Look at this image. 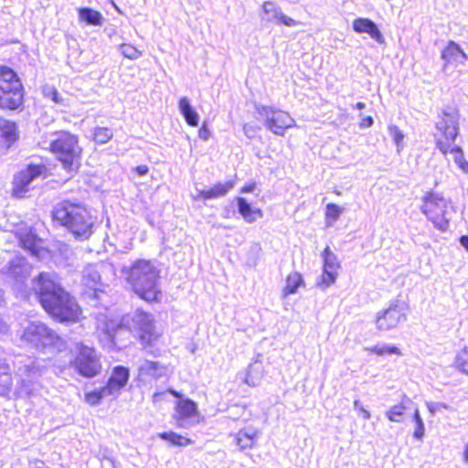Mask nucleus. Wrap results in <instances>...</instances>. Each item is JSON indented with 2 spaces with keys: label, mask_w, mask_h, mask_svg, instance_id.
Listing matches in <instances>:
<instances>
[{
  "label": "nucleus",
  "mask_w": 468,
  "mask_h": 468,
  "mask_svg": "<svg viewBox=\"0 0 468 468\" xmlns=\"http://www.w3.org/2000/svg\"><path fill=\"white\" fill-rule=\"evenodd\" d=\"M374 123V120L371 116H367V117H364L362 118L360 123H359V127L360 128H368L370 126H372Z\"/></svg>",
  "instance_id": "49"
},
{
  "label": "nucleus",
  "mask_w": 468,
  "mask_h": 468,
  "mask_svg": "<svg viewBox=\"0 0 468 468\" xmlns=\"http://www.w3.org/2000/svg\"><path fill=\"white\" fill-rule=\"evenodd\" d=\"M408 306L405 302L395 301L388 308L379 312L376 317V325L378 330L388 331L407 320Z\"/></svg>",
  "instance_id": "13"
},
{
  "label": "nucleus",
  "mask_w": 468,
  "mask_h": 468,
  "mask_svg": "<svg viewBox=\"0 0 468 468\" xmlns=\"http://www.w3.org/2000/svg\"><path fill=\"white\" fill-rule=\"evenodd\" d=\"M32 289L44 310L54 319L60 323L76 322L79 319V304L61 286L54 272H40L32 280Z\"/></svg>",
  "instance_id": "1"
},
{
  "label": "nucleus",
  "mask_w": 468,
  "mask_h": 468,
  "mask_svg": "<svg viewBox=\"0 0 468 468\" xmlns=\"http://www.w3.org/2000/svg\"><path fill=\"white\" fill-rule=\"evenodd\" d=\"M41 239L37 238V236L35 233H32L31 231L28 233H26L25 235H22L20 238V244L22 247L28 250L30 254L37 259H41L43 250L40 247Z\"/></svg>",
  "instance_id": "25"
},
{
  "label": "nucleus",
  "mask_w": 468,
  "mask_h": 468,
  "mask_svg": "<svg viewBox=\"0 0 468 468\" xmlns=\"http://www.w3.org/2000/svg\"><path fill=\"white\" fill-rule=\"evenodd\" d=\"M77 353L71 365L79 375L91 378L101 373V364L93 347L82 343L77 344Z\"/></svg>",
  "instance_id": "11"
},
{
  "label": "nucleus",
  "mask_w": 468,
  "mask_h": 468,
  "mask_svg": "<svg viewBox=\"0 0 468 468\" xmlns=\"http://www.w3.org/2000/svg\"><path fill=\"white\" fill-rule=\"evenodd\" d=\"M421 212L441 231H447L453 212L452 201L435 191L427 192L421 198Z\"/></svg>",
  "instance_id": "9"
},
{
  "label": "nucleus",
  "mask_w": 468,
  "mask_h": 468,
  "mask_svg": "<svg viewBox=\"0 0 468 468\" xmlns=\"http://www.w3.org/2000/svg\"><path fill=\"white\" fill-rule=\"evenodd\" d=\"M157 436L165 441L170 442L174 446H187L193 443V441L186 438L174 431H164L157 434Z\"/></svg>",
  "instance_id": "32"
},
{
  "label": "nucleus",
  "mask_w": 468,
  "mask_h": 468,
  "mask_svg": "<svg viewBox=\"0 0 468 468\" xmlns=\"http://www.w3.org/2000/svg\"><path fill=\"white\" fill-rule=\"evenodd\" d=\"M258 437V431L253 428L240 430L236 435V443L241 451L251 449Z\"/></svg>",
  "instance_id": "27"
},
{
  "label": "nucleus",
  "mask_w": 468,
  "mask_h": 468,
  "mask_svg": "<svg viewBox=\"0 0 468 468\" xmlns=\"http://www.w3.org/2000/svg\"><path fill=\"white\" fill-rule=\"evenodd\" d=\"M256 189V183L255 182H251L246 186H244L241 189H240V193L242 194H247V193H251L253 192L254 190Z\"/></svg>",
  "instance_id": "50"
},
{
  "label": "nucleus",
  "mask_w": 468,
  "mask_h": 468,
  "mask_svg": "<svg viewBox=\"0 0 468 468\" xmlns=\"http://www.w3.org/2000/svg\"><path fill=\"white\" fill-rule=\"evenodd\" d=\"M25 89L17 73L0 65V109L20 111L24 107Z\"/></svg>",
  "instance_id": "8"
},
{
  "label": "nucleus",
  "mask_w": 468,
  "mask_h": 468,
  "mask_svg": "<svg viewBox=\"0 0 468 468\" xmlns=\"http://www.w3.org/2000/svg\"><path fill=\"white\" fill-rule=\"evenodd\" d=\"M79 18L90 26H101L103 23L102 15L90 7L78 8Z\"/></svg>",
  "instance_id": "29"
},
{
  "label": "nucleus",
  "mask_w": 468,
  "mask_h": 468,
  "mask_svg": "<svg viewBox=\"0 0 468 468\" xmlns=\"http://www.w3.org/2000/svg\"><path fill=\"white\" fill-rule=\"evenodd\" d=\"M19 139L17 124L10 120L0 118V147L9 149Z\"/></svg>",
  "instance_id": "20"
},
{
  "label": "nucleus",
  "mask_w": 468,
  "mask_h": 468,
  "mask_svg": "<svg viewBox=\"0 0 468 468\" xmlns=\"http://www.w3.org/2000/svg\"><path fill=\"white\" fill-rule=\"evenodd\" d=\"M176 411L178 415L194 418L197 415V405L190 399H183L177 402Z\"/></svg>",
  "instance_id": "34"
},
{
  "label": "nucleus",
  "mask_w": 468,
  "mask_h": 468,
  "mask_svg": "<svg viewBox=\"0 0 468 468\" xmlns=\"http://www.w3.org/2000/svg\"><path fill=\"white\" fill-rule=\"evenodd\" d=\"M8 369V364L5 359H0V373H5Z\"/></svg>",
  "instance_id": "53"
},
{
  "label": "nucleus",
  "mask_w": 468,
  "mask_h": 468,
  "mask_svg": "<svg viewBox=\"0 0 468 468\" xmlns=\"http://www.w3.org/2000/svg\"><path fill=\"white\" fill-rule=\"evenodd\" d=\"M344 208L339 207L335 203H329L325 207V217L326 218H331L334 221L337 220L341 214L343 213Z\"/></svg>",
  "instance_id": "43"
},
{
  "label": "nucleus",
  "mask_w": 468,
  "mask_h": 468,
  "mask_svg": "<svg viewBox=\"0 0 468 468\" xmlns=\"http://www.w3.org/2000/svg\"><path fill=\"white\" fill-rule=\"evenodd\" d=\"M119 51L127 58L137 59L141 56V52L131 44H122Z\"/></svg>",
  "instance_id": "42"
},
{
  "label": "nucleus",
  "mask_w": 468,
  "mask_h": 468,
  "mask_svg": "<svg viewBox=\"0 0 468 468\" xmlns=\"http://www.w3.org/2000/svg\"><path fill=\"white\" fill-rule=\"evenodd\" d=\"M459 242L468 251V235H462Z\"/></svg>",
  "instance_id": "52"
},
{
  "label": "nucleus",
  "mask_w": 468,
  "mask_h": 468,
  "mask_svg": "<svg viewBox=\"0 0 468 468\" xmlns=\"http://www.w3.org/2000/svg\"><path fill=\"white\" fill-rule=\"evenodd\" d=\"M324 265L323 273L316 282V286L322 291L326 290L333 283H335L340 263L337 260L336 255L331 250L329 246H326L322 253Z\"/></svg>",
  "instance_id": "15"
},
{
  "label": "nucleus",
  "mask_w": 468,
  "mask_h": 468,
  "mask_svg": "<svg viewBox=\"0 0 468 468\" xmlns=\"http://www.w3.org/2000/svg\"><path fill=\"white\" fill-rule=\"evenodd\" d=\"M49 149L65 170L69 173L79 170L82 148L76 135L64 131L57 133L49 144Z\"/></svg>",
  "instance_id": "7"
},
{
  "label": "nucleus",
  "mask_w": 468,
  "mask_h": 468,
  "mask_svg": "<svg viewBox=\"0 0 468 468\" xmlns=\"http://www.w3.org/2000/svg\"><path fill=\"white\" fill-rule=\"evenodd\" d=\"M195 422L192 420V417L178 415L176 418V426L179 428L188 429L194 426Z\"/></svg>",
  "instance_id": "45"
},
{
  "label": "nucleus",
  "mask_w": 468,
  "mask_h": 468,
  "mask_svg": "<svg viewBox=\"0 0 468 468\" xmlns=\"http://www.w3.org/2000/svg\"><path fill=\"white\" fill-rule=\"evenodd\" d=\"M198 136L204 141H207L210 136V131L207 128L206 123H203L201 128L198 131Z\"/></svg>",
  "instance_id": "48"
},
{
  "label": "nucleus",
  "mask_w": 468,
  "mask_h": 468,
  "mask_svg": "<svg viewBox=\"0 0 468 468\" xmlns=\"http://www.w3.org/2000/svg\"><path fill=\"white\" fill-rule=\"evenodd\" d=\"M16 376L18 378V392L29 395L33 383L42 376L45 367L36 357L17 356L14 362Z\"/></svg>",
  "instance_id": "10"
},
{
  "label": "nucleus",
  "mask_w": 468,
  "mask_h": 468,
  "mask_svg": "<svg viewBox=\"0 0 468 468\" xmlns=\"http://www.w3.org/2000/svg\"><path fill=\"white\" fill-rule=\"evenodd\" d=\"M21 339L44 354L55 355L67 349V342L39 321L28 323L23 330Z\"/></svg>",
  "instance_id": "6"
},
{
  "label": "nucleus",
  "mask_w": 468,
  "mask_h": 468,
  "mask_svg": "<svg viewBox=\"0 0 468 468\" xmlns=\"http://www.w3.org/2000/svg\"><path fill=\"white\" fill-rule=\"evenodd\" d=\"M10 367L5 373H0V396H6L12 388V378L9 374Z\"/></svg>",
  "instance_id": "38"
},
{
  "label": "nucleus",
  "mask_w": 468,
  "mask_h": 468,
  "mask_svg": "<svg viewBox=\"0 0 468 468\" xmlns=\"http://www.w3.org/2000/svg\"><path fill=\"white\" fill-rule=\"evenodd\" d=\"M262 15L261 19L262 23H273L275 25H284L286 27H296L299 21L283 14L282 10L274 2L265 1L262 5Z\"/></svg>",
  "instance_id": "17"
},
{
  "label": "nucleus",
  "mask_w": 468,
  "mask_h": 468,
  "mask_svg": "<svg viewBox=\"0 0 468 468\" xmlns=\"http://www.w3.org/2000/svg\"><path fill=\"white\" fill-rule=\"evenodd\" d=\"M43 94L47 98H50L54 102L58 104H61L63 102V99L59 92L52 86H46L43 89Z\"/></svg>",
  "instance_id": "44"
},
{
  "label": "nucleus",
  "mask_w": 468,
  "mask_h": 468,
  "mask_svg": "<svg viewBox=\"0 0 468 468\" xmlns=\"http://www.w3.org/2000/svg\"><path fill=\"white\" fill-rule=\"evenodd\" d=\"M180 113L183 115L186 123L190 126L197 127L199 122V115L191 105L188 98L182 97L178 102Z\"/></svg>",
  "instance_id": "26"
},
{
  "label": "nucleus",
  "mask_w": 468,
  "mask_h": 468,
  "mask_svg": "<svg viewBox=\"0 0 468 468\" xmlns=\"http://www.w3.org/2000/svg\"><path fill=\"white\" fill-rule=\"evenodd\" d=\"M168 391H169L170 393H172V394H173L175 397H176V398L181 397V394H180L179 392H177V391L174 390V389H169Z\"/></svg>",
  "instance_id": "59"
},
{
  "label": "nucleus",
  "mask_w": 468,
  "mask_h": 468,
  "mask_svg": "<svg viewBox=\"0 0 468 468\" xmlns=\"http://www.w3.org/2000/svg\"><path fill=\"white\" fill-rule=\"evenodd\" d=\"M261 130V128L258 125L250 124V123H245L243 125V132L244 134L249 139H253L256 137L258 132Z\"/></svg>",
  "instance_id": "46"
},
{
  "label": "nucleus",
  "mask_w": 468,
  "mask_h": 468,
  "mask_svg": "<svg viewBox=\"0 0 468 468\" xmlns=\"http://www.w3.org/2000/svg\"><path fill=\"white\" fill-rule=\"evenodd\" d=\"M458 167L460 169H462V171H463L465 174H468V161L467 160H463L459 165Z\"/></svg>",
  "instance_id": "55"
},
{
  "label": "nucleus",
  "mask_w": 468,
  "mask_h": 468,
  "mask_svg": "<svg viewBox=\"0 0 468 468\" xmlns=\"http://www.w3.org/2000/svg\"><path fill=\"white\" fill-rule=\"evenodd\" d=\"M81 282L86 287L85 294L94 300H100L105 294L101 274L95 266L89 265L82 271Z\"/></svg>",
  "instance_id": "16"
},
{
  "label": "nucleus",
  "mask_w": 468,
  "mask_h": 468,
  "mask_svg": "<svg viewBox=\"0 0 468 468\" xmlns=\"http://www.w3.org/2000/svg\"><path fill=\"white\" fill-rule=\"evenodd\" d=\"M47 167L43 164H30L27 168L14 176L13 192L16 196L22 197L28 191L30 184L40 176H45Z\"/></svg>",
  "instance_id": "14"
},
{
  "label": "nucleus",
  "mask_w": 468,
  "mask_h": 468,
  "mask_svg": "<svg viewBox=\"0 0 468 468\" xmlns=\"http://www.w3.org/2000/svg\"><path fill=\"white\" fill-rule=\"evenodd\" d=\"M109 396H112L111 391H109L106 388V387L104 386L99 389H95V390L86 393L85 399L89 404L95 406V405L100 404L103 398H106Z\"/></svg>",
  "instance_id": "35"
},
{
  "label": "nucleus",
  "mask_w": 468,
  "mask_h": 468,
  "mask_svg": "<svg viewBox=\"0 0 468 468\" xmlns=\"http://www.w3.org/2000/svg\"><path fill=\"white\" fill-rule=\"evenodd\" d=\"M30 271L31 265L22 256H16L8 262L7 275L17 282H24Z\"/></svg>",
  "instance_id": "22"
},
{
  "label": "nucleus",
  "mask_w": 468,
  "mask_h": 468,
  "mask_svg": "<svg viewBox=\"0 0 468 468\" xmlns=\"http://www.w3.org/2000/svg\"><path fill=\"white\" fill-rule=\"evenodd\" d=\"M465 356H468V347L464 346L463 349L458 353L454 359L455 367L462 373L468 375L466 365L468 360Z\"/></svg>",
  "instance_id": "39"
},
{
  "label": "nucleus",
  "mask_w": 468,
  "mask_h": 468,
  "mask_svg": "<svg viewBox=\"0 0 468 468\" xmlns=\"http://www.w3.org/2000/svg\"><path fill=\"white\" fill-rule=\"evenodd\" d=\"M427 407L429 411L434 415L437 411H440L441 409L448 410L449 406L444 402H430L427 403Z\"/></svg>",
  "instance_id": "47"
},
{
  "label": "nucleus",
  "mask_w": 468,
  "mask_h": 468,
  "mask_svg": "<svg viewBox=\"0 0 468 468\" xmlns=\"http://www.w3.org/2000/svg\"><path fill=\"white\" fill-rule=\"evenodd\" d=\"M366 351H368L370 353L377 354L378 356H384V355H401V352L399 347L395 346H389L383 344L381 346L377 345L371 347H365Z\"/></svg>",
  "instance_id": "36"
},
{
  "label": "nucleus",
  "mask_w": 468,
  "mask_h": 468,
  "mask_svg": "<svg viewBox=\"0 0 468 468\" xmlns=\"http://www.w3.org/2000/svg\"><path fill=\"white\" fill-rule=\"evenodd\" d=\"M123 326H126L144 344H150L157 337L152 314L141 309L124 316L121 324H116L112 320H104L98 325V329L111 345H115L116 335L122 331Z\"/></svg>",
  "instance_id": "4"
},
{
  "label": "nucleus",
  "mask_w": 468,
  "mask_h": 468,
  "mask_svg": "<svg viewBox=\"0 0 468 468\" xmlns=\"http://www.w3.org/2000/svg\"><path fill=\"white\" fill-rule=\"evenodd\" d=\"M360 412L362 413V416H363V419H364V420H369V419H370L371 414H370V412H369L368 410H367L366 409L361 408V411H360Z\"/></svg>",
  "instance_id": "56"
},
{
  "label": "nucleus",
  "mask_w": 468,
  "mask_h": 468,
  "mask_svg": "<svg viewBox=\"0 0 468 468\" xmlns=\"http://www.w3.org/2000/svg\"><path fill=\"white\" fill-rule=\"evenodd\" d=\"M165 396V392H156L153 395V402L156 403L160 401Z\"/></svg>",
  "instance_id": "54"
},
{
  "label": "nucleus",
  "mask_w": 468,
  "mask_h": 468,
  "mask_svg": "<svg viewBox=\"0 0 468 468\" xmlns=\"http://www.w3.org/2000/svg\"><path fill=\"white\" fill-rule=\"evenodd\" d=\"M443 60V69L450 64H464L468 60V55L461 46L453 40H450L441 53Z\"/></svg>",
  "instance_id": "19"
},
{
  "label": "nucleus",
  "mask_w": 468,
  "mask_h": 468,
  "mask_svg": "<svg viewBox=\"0 0 468 468\" xmlns=\"http://www.w3.org/2000/svg\"><path fill=\"white\" fill-rule=\"evenodd\" d=\"M459 111L455 107H444L438 115L435 122L437 133H434L437 148L442 154H452L457 165L464 160L463 148L459 145L452 146L459 135Z\"/></svg>",
  "instance_id": "5"
},
{
  "label": "nucleus",
  "mask_w": 468,
  "mask_h": 468,
  "mask_svg": "<svg viewBox=\"0 0 468 468\" xmlns=\"http://www.w3.org/2000/svg\"><path fill=\"white\" fill-rule=\"evenodd\" d=\"M109 463H111V465L112 466V468H115V463L112 460H107Z\"/></svg>",
  "instance_id": "60"
},
{
  "label": "nucleus",
  "mask_w": 468,
  "mask_h": 468,
  "mask_svg": "<svg viewBox=\"0 0 468 468\" xmlns=\"http://www.w3.org/2000/svg\"><path fill=\"white\" fill-rule=\"evenodd\" d=\"M361 408H364V407L362 406V404L360 403V401H359L358 399H356V400L354 401V409H355L356 410H359V411H361Z\"/></svg>",
  "instance_id": "57"
},
{
  "label": "nucleus",
  "mask_w": 468,
  "mask_h": 468,
  "mask_svg": "<svg viewBox=\"0 0 468 468\" xmlns=\"http://www.w3.org/2000/svg\"><path fill=\"white\" fill-rule=\"evenodd\" d=\"M357 110H363L365 107H366V104L362 101H358L356 106H355Z\"/></svg>",
  "instance_id": "58"
},
{
  "label": "nucleus",
  "mask_w": 468,
  "mask_h": 468,
  "mask_svg": "<svg viewBox=\"0 0 468 468\" xmlns=\"http://www.w3.org/2000/svg\"><path fill=\"white\" fill-rule=\"evenodd\" d=\"M255 110L263 118L264 126L276 135L282 136L286 129L294 125V120L283 111L261 104H256Z\"/></svg>",
  "instance_id": "12"
},
{
  "label": "nucleus",
  "mask_w": 468,
  "mask_h": 468,
  "mask_svg": "<svg viewBox=\"0 0 468 468\" xmlns=\"http://www.w3.org/2000/svg\"><path fill=\"white\" fill-rule=\"evenodd\" d=\"M164 368L158 362L145 360L139 367L140 378H160L163 376Z\"/></svg>",
  "instance_id": "30"
},
{
  "label": "nucleus",
  "mask_w": 468,
  "mask_h": 468,
  "mask_svg": "<svg viewBox=\"0 0 468 468\" xmlns=\"http://www.w3.org/2000/svg\"><path fill=\"white\" fill-rule=\"evenodd\" d=\"M262 377L263 367L261 363L255 361L249 365L244 381L250 387H257L260 385Z\"/></svg>",
  "instance_id": "31"
},
{
  "label": "nucleus",
  "mask_w": 468,
  "mask_h": 468,
  "mask_svg": "<svg viewBox=\"0 0 468 468\" xmlns=\"http://www.w3.org/2000/svg\"><path fill=\"white\" fill-rule=\"evenodd\" d=\"M411 405L413 402L405 397L399 404L392 406L387 411V418L393 422H401L406 410H410Z\"/></svg>",
  "instance_id": "28"
},
{
  "label": "nucleus",
  "mask_w": 468,
  "mask_h": 468,
  "mask_svg": "<svg viewBox=\"0 0 468 468\" xmlns=\"http://www.w3.org/2000/svg\"><path fill=\"white\" fill-rule=\"evenodd\" d=\"M130 378L129 368L123 366H116L112 369V373L108 379L106 388L111 391L112 395L118 393L122 389Z\"/></svg>",
  "instance_id": "23"
},
{
  "label": "nucleus",
  "mask_w": 468,
  "mask_h": 468,
  "mask_svg": "<svg viewBox=\"0 0 468 468\" xmlns=\"http://www.w3.org/2000/svg\"><path fill=\"white\" fill-rule=\"evenodd\" d=\"M413 420L416 425L415 431L413 432V437L417 440H422L425 433V427L418 409L414 410Z\"/></svg>",
  "instance_id": "40"
},
{
  "label": "nucleus",
  "mask_w": 468,
  "mask_h": 468,
  "mask_svg": "<svg viewBox=\"0 0 468 468\" xmlns=\"http://www.w3.org/2000/svg\"><path fill=\"white\" fill-rule=\"evenodd\" d=\"M133 291L148 303L160 302L162 292L159 285V271L151 261L137 260L122 270Z\"/></svg>",
  "instance_id": "2"
},
{
  "label": "nucleus",
  "mask_w": 468,
  "mask_h": 468,
  "mask_svg": "<svg viewBox=\"0 0 468 468\" xmlns=\"http://www.w3.org/2000/svg\"><path fill=\"white\" fill-rule=\"evenodd\" d=\"M388 132L390 136L392 137L394 143L397 145V151L399 153L401 148L403 147L402 142L404 139L403 133L399 130V128L397 125H389L388 126Z\"/></svg>",
  "instance_id": "41"
},
{
  "label": "nucleus",
  "mask_w": 468,
  "mask_h": 468,
  "mask_svg": "<svg viewBox=\"0 0 468 468\" xmlns=\"http://www.w3.org/2000/svg\"><path fill=\"white\" fill-rule=\"evenodd\" d=\"M303 283V276L300 273H290L286 278V285L283 289L284 295L294 294Z\"/></svg>",
  "instance_id": "33"
},
{
  "label": "nucleus",
  "mask_w": 468,
  "mask_h": 468,
  "mask_svg": "<svg viewBox=\"0 0 468 468\" xmlns=\"http://www.w3.org/2000/svg\"><path fill=\"white\" fill-rule=\"evenodd\" d=\"M236 201L238 212L247 223H253L258 218H262V211L260 208L253 207L245 197H238Z\"/></svg>",
  "instance_id": "24"
},
{
  "label": "nucleus",
  "mask_w": 468,
  "mask_h": 468,
  "mask_svg": "<svg viewBox=\"0 0 468 468\" xmlns=\"http://www.w3.org/2000/svg\"><path fill=\"white\" fill-rule=\"evenodd\" d=\"M52 218L76 239L86 240L93 233L95 218L80 203L63 200L52 209Z\"/></svg>",
  "instance_id": "3"
},
{
  "label": "nucleus",
  "mask_w": 468,
  "mask_h": 468,
  "mask_svg": "<svg viewBox=\"0 0 468 468\" xmlns=\"http://www.w3.org/2000/svg\"><path fill=\"white\" fill-rule=\"evenodd\" d=\"M236 185V176L225 183L218 182L208 189H197L196 198L204 200L215 199L225 197Z\"/></svg>",
  "instance_id": "21"
},
{
  "label": "nucleus",
  "mask_w": 468,
  "mask_h": 468,
  "mask_svg": "<svg viewBox=\"0 0 468 468\" xmlns=\"http://www.w3.org/2000/svg\"><path fill=\"white\" fill-rule=\"evenodd\" d=\"M353 30L357 34H367L378 44L385 43V37L378 25L367 17H357L352 23Z\"/></svg>",
  "instance_id": "18"
},
{
  "label": "nucleus",
  "mask_w": 468,
  "mask_h": 468,
  "mask_svg": "<svg viewBox=\"0 0 468 468\" xmlns=\"http://www.w3.org/2000/svg\"><path fill=\"white\" fill-rule=\"evenodd\" d=\"M112 138V132L106 127H98L94 130L93 139L97 144H103Z\"/></svg>",
  "instance_id": "37"
},
{
  "label": "nucleus",
  "mask_w": 468,
  "mask_h": 468,
  "mask_svg": "<svg viewBox=\"0 0 468 468\" xmlns=\"http://www.w3.org/2000/svg\"><path fill=\"white\" fill-rule=\"evenodd\" d=\"M135 171L139 176H145L149 169L147 165H138L135 167Z\"/></svg>",
  "instance_id": "51"
}]
</instances>
